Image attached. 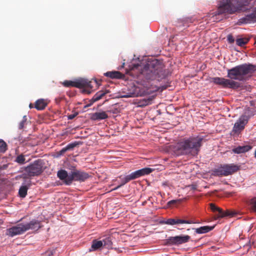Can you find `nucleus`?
I'll list each match as a JSON object with an SVG mask.
<instances>
[{
    "label": "nucleus",
    "instance_id": "1",
    "mask_svg": "<svg viewBox=\"0 0 256 256\" xmlns=\"http://www.w3.org/2000/svg\"><path fill=\"white\" fill-rule=\"evenodd\" d=\"M256 71V65L244 64L228 70L227 76L230 80L224 78L214 77L211 78V82L221 86L224 88L236 89L240 87V84L233 80L240 81L244 80L246 76L251 74Z\"/></svg>",
    "mask_w": 256,
    "mask_h": 256
},
{
    "label": "nucleus",
    "instance_id": "2",
    "mask_svg": "<svg viewBox=\"0 0 256 256\" xmlns=\"http://www.w3.org/2000/svg\"><path fill=\"white\" fill-rule=\"evenodd\" d=\"M203 140V137L198 136L183 138L175 146L174 151L177 156H196L200 151Z\"/></svg>",
    "mask_w": 256,
    "mask_h": 256
},
{
    "label": "nucleus",
    "instance_id": "3",
    "mask_svg": "<svg viewBox=\"0 0 256 256\" xmlns=\"http://www.w3.org/2000/svg\"><path fill=\"white\" fill-rule=\"evenodd\" d=\"M169 74V72L164 68L163 64L157 60H154L144 66L139 76L148 80L155 79L160 80L166 78Z\"/></svg>",
    "mask_w": 256,
    "mask_h": 256
},
{
    "label": "nucleus",
    "instance_id": "4",
    "mask_svg": "<svg viewBox=\"0 0 256 256\" xmlns=\"http://www.w3.org/2000/svg\"><path fill=\"white\" fill-rule=\"evenodd\" d=\"M153 171L152 168H144L140 170H138L134 172H132L130 174L125 176L122 181V183L118 186L115 188H113L112 190H116L118 188H120L126 184L128 183L130 180H135L140 176L148 174Z\"/></svg>",
    "mask_w": 256,
    "mask_h": 256
},
{
    "label": "nucleus",
    "instance_id": "5",
    "mask_svg": "<svg viewBox=\"0 0 256 256\" xmlns=\"http://www.w3.org/2000/svg\"><path fill=\"white\" fill-rule=\"evenodd\" d=\"M233 0H222L220 2L216 15L222 14H233L238 12V7Z\"/></svg>",
    "mask_w": 256,
    "mask_h": 256
},
{
    "label": "nucleus",
    "instance_id": "6",
    "mask_svg": "<svg viewBox=\"0 0 256 256\" xmlns=\"http://www.w3.org/2000/svg\"><path fill=\"white\" fill-rule=\"evenodd\" d=\"M239 166L234 164H226L214 168L212 172L214 176H227L237 172Z\"/></svg>",
    "mask_w": 256,
    "mask_h": 256
},
{
    "label": "nucleus",
    "instance_id": "7",
    "mask_svg": "<svg viewBox=\"0 0 256 256\" xmlns=\"http://www.w3.org/2000/svg\"><path fill=\"white\" fill-rule=\"evenodd\" d=\"M25 172L29 176H37L42 172V160H35L25 168Z\"/></svg>",
    "mask_w": 256,
    "mask_h": 256
},
{
    "label": "nucleus",
    "instance_id": "8",
    "mask_svg": "<svg viewBox=\"0 0 256 256\" xmlns=\"http://www.w3.org/2000/svg\"><path fill=\"white\" fill-rule=\"evenodd\" d=\"M249 120V116L246 115H242L234 124L231 132L232 135H239L244 129L245 126Z\"/></svg>",
    "mask_w": 256,
    "mask_h": 256
},
{
    "label": "nucleus",
    "instance_id": "9",
    "mask_svg": "<svg viewBox=\"0 0 256 256\" xmlns=\"http://www.w3.org/2000/svg\"><path fill=\"white\" fill-rule=\"evenodd\" d=\"M89 177V174L81 170H74L70 174V178L66 180V185H70L74 180L84 182Z\"/></svg>",
    "mask_w": 256,
    "mask_h": 256
},
{
    "label": "nucleus",
    "instance_id": "10",
    "mask_svg": "<svg viewBox=\"0 0 256 256\" xmlns=\"http://www.w3.org/2000/svg\"><path fill=\"white\" fill-rule=\"evenodd\" d=\"M190 238L188 235L170 236L167 239V242L170 244L179 245L188 242Z\"/></svg>",
    "mask_w": 256,
    "mask_h": 256
},
{
    "label": "nucleus",
    "instance_id": "11",
    "mask_svg": "<svg viewBox=\"0 0 256 256\" xmlns=\"http://www.w3.org/2000/svg\"><path fill=\"white\" fill-rule=\"evenodd\" d=\"M25 231L24 224L20 223L6 230V234L13 237L24 234Z\"/></svg>",
    "mask_w": 256,
    "mask_h": 256
},
{
    "label": "nucleus",
    "instance_id": "12",
    "mask_svg": "<svg viewBox=\"0 0 256 256\" xmlns=\"http://www.w3.org/2000/svg\"><path fill=\"white\" fill-rule=\"evenodd\" d=\"M254 22H256V8L251 14H247L246 16L240 18L238 20V24H242Z\"/></svg>",
    "mask_w": 256,
    "mask_h": 256
},
{
    "label": "nucleus",
    "instance_id": "13",
    "mask_svg": "<svg viewBox=\"0 0 256 256\" xmlns=\"http://www.w3.org/2000/svg\"><path fill=\"white\" fill-rule=\"evenodd\" d=\"M42 226L41 222L36 220H32L29 222L24 224L26 232L30 230H38Z\"/></svg>",
    "mask_w": 256,
    "mask_h": 256
},
{
    "label": "nucleus",
    "instance_id": "14",
    "mask_svg": "<svg viewBox=\"0 0 256 256\" xmlns=\"http://www.w3.org/2000/svg\"><path fill=\"white\" fill-rule=\"evenodd\" d=\"M164 223L166 224L173 226L182 224H190L194 222L192 220H183L179 218H168L164 222Z\"/></svg>",
    "mask_w": 256,
    "mask_h": 256
},
{
    "label": "nucleus",
    "instance_id": "15",
    "mask_svg": "<svg viewBox=\"0 0 256 256\" xmlns=\"http://www.w3.org/2000/svg\"><path fill=\"white\" fill-rule=\"evenodd\" d=\"M108 92V91L100 90L97 92L93 96V98L90 100V104L84 106V108H88L91 106L94 102H97L100 100Z\"/></svg>",
    "mask_w": 256,
    "mask_h": 256
},
{
    "label": "nucleus",
    "instance_id": "16",
    "mask_svg": "<svg viewBox=\"0 0 256 256\" xmlns=\"http://www.w3.org/2000/svg\"><path fill=\"white\" fill-rule=\"evenodd\" d=\"M107 118H108V115L104 111L93 113L90 116V119L93 120H100Z\"/></svg>",
    "mask_w": 256,
    "mask_h": 256
},
{
    "label": "nucleus",
    "instance_id": "17",
    "mask_svg": "<svg viewBox=\"0 0 256 256\" xmlns=\"http://www.w3.org/2000/svg\"><path fill=\"white\" fill-rule=\"evenodd\" d=\"M238 7V12L243 10L244 6H248L252 0H233Z\"/></svg>",
    "mask_w": 256,
    "mask_h": 256
},
{
    "label": "nucleus",
    "instance_id": "18",
    "mask_svg": "<svg viewBox=\"0 0 256 256\" xmlns=\"http://www.w3.org/2000/svg\"><path fill=\"white\" fill-rule=\"evenodd\" d=\"M104 75L111 78H123L124 75L118 71L108 72L104 74Z\"/></svg>",
    "mask_w": 256,
    "mask_h": 256
},
{
    "label": "nucleus",
    "instance_id": "19",
    "mask_svg": "<svg viewBox=\"0 0 256 256\" xmlns=\"http://www.w3.org/2000/svg\"><path fill=\"white\" fill-rule=\"evenodd\" d=\"M252 148L250 145L238 146L232 149V152L235 154H241L247 152Z\"/></svg>",
    "mask_w": 256,
    "mask_h": 256
},
{
    "label": "nucleus",
    "instance_id": "20",
    "mask_svg": "<svg viewBox=\"0 0 256 256\" xmlns=\"http://www.w3.org/2000/svg\"><path fill=\"white\" fill-rule=\"evenodd\" d=\"M57 176L62 180H63L64 184L66 185V180L70 178V175L68 172L64 170H60L57 172Z\"/></svg>",
    "mask_w": 256,
    "mask_h": 256
},
{
    "label": "nucleus",
    "instance_id": "21",
    "mask_svg": "<svg viewBox=\"0 0 256 256\" xmlns=\"http://www.w3.org/2000/svg\"><path fill=\"white\" fill-rule=\"evenodd\" d=\"M48 105V102L46 100L44 99H39L36 102L34 105V108L39 110H43Z\"/></svg>",
    "mask_w": 256,
    "mask_h": 256
},
{
    "label": "nucleus",
    "instance_id": "22",
    "mask_svg": "<svg viewBox=\"0 0 256 256\" xmlns=\"http://www.w3.org/2000/svg\"><path fill=\"white\" fill-rule=\"evenodd\" d=\"M214 228V226H201L199 228H195V232L197 234H205L211 230H212Z\"/></svg>",
    "mask_w": 256,
    "mask_h": 256
},
{
    "label": "nucleus",
    "instance_id": "23",
    "mask_svg": "<svg viewBox=\"0 0 256 256\" xmlns=\"http://www.w3.org/2000/svg\"><path fill=\"white\" fill-rule=\"evenodd\" d=\"M102 242L101 240H94L92 242V246L90 248V251H96L100 250L102 247Z\"/></svg>",
    "mask_w": 256,
    "mask_h": 256
},
{
    "label": "nucleus",
    "instance_id": "24",
    "mask_svg": "<svg viewBox=\"0 0 256 256\" xmlns=\"http://www.w3.org/2000/svg\"><path fill=\"white\" fill-rule=\"evenodd\" d=\"M85 84L84 87V92H86L88 94H90L91 92V90H92L94 86L92 85V83L96 84V81L94 80V82L92 81L88 80L85 79Z\"/></svg>",
    "mask_w": 256,
    "mask_h": 256
},
{
    "label": "nucleus",
    "instance_id": "25",
    "mask_svg": "<svg viewBox=\"0 0 256 256\" xmlns=\"http://www.w3.org/2000/svg\"><path fill=\"white\" fill-rule=\"evenodd\" d=\"M236 213L232 210H227L226 211H224L222 209L220 211V216H218V217L220 218H224L226 216H228V217H232L234 216Z\"/></svg>",
    "mask_w": 256,
    "mask_h": 256
},
{
    "label": "nucleus",
    "instance_id": "26",
    "mask_svg": "<svg viewBox=\"0 0 256 256\" xmlns=\"http://www.w3.org/2000/svg\"><path fill=\"white\" fill-rule=\"evenodd\" d=\"M101 240L102 244L104 246L107 248H111L112 246V238L110 236H106L103 238Z\"/></svg>",
    "mask_w": 256,
    "mask_h": 256
},
{
    "label": "nucleus",
    "instance_id": "27",
    "mask_svg": "<svg viewBox=\"0 0 256 256\" xmlns=\"http://www.w3.org/2000/svg\"><path fill=\"white\" fill-rule=\"evenodd\" d=\"M85 79L80 78L74 81L73 87L79 88H84L85 84Z\"/></svg>",
    "mask_w": 256,
    "mask_h": 256
},
{
    "label": "nucleus",
    "instance_id": "28",
    "mask_svg": "<svg viewBox=\"0 0 256 256\" xmlns=\"http://www.w3.org/2000/svg\"><path fill=\"white\" fill-rule=\"evenodd\" d=\"M249 41V38H238L236 40L238 46H242L246 44Z\"/></svg>",
    "mask_w": 256,
    "mask_h": 256
},
{
    "label": "nucleus",
    "instance_id": "29",
    "mask_svg": "<svg viewBox=\"0 0 256 256\" xmlns=\"http://www.w3.org/2000/svg\"><path fill=\"white\" fill-rule=\"evenodd\" d=\"M28 188L26 186H22L20 187L18 194L21 198H25L27 194Z\"/></svg>",
    "mask_w": 256,
    "mask_h": 256
},
{
    "label": "nucleus",
    "instance_id": "30",
    "mask_svg": "<svg viewBox=\"0 0 256 256\" xmlns=\"http://www.w3.org/2000/svg\"><path fill=\"white\" fill-rule=\"evenodd\" d=\"M59 252L56 248L50 249L45 253L46 256H58Z\"/></svg>",
    "mask_w": 256,
    "mask_h": 256
},
{
    "label": "nucleus",
    "instance_id": "31",
    "mask_svg": "<svg viewBox=\"0 0 256 256\" xmlns=\"http://www.w3.org/2000/svg\"><path fill=\"white\" fill-rule=\"evenodd\" d=\"M249 204L252 210L256 212V197H254L249 200Z\"/></svg>",
    "mask_w": 256,
    "mask_h": 256
},
{
    "label": "nucleus",
    "instance_id": "32",
    "mask_svg": "<svg viewBox=\"0 0 256 256\" xmlns=\"http://www.w3.org/2000/svg\"><path fill=\"white\" fill-rule=\"evenodd\" d=\"M82 144L81 142H74L69 144L66 146V148L68 150H72L74 148Z\"/></svg>",
    "mask_w": 256,
    "mask_h": 256
},
{
    "label": "nucleus",
    "instance_id": "33",
    "mask_svg": "<svg viewBox=\"0 0 256 256\" xmlns=\"http://www.w3.org/2000/svg\"><path fill=\"white\" fill-rule=\"evenodd\" d=\"M7 150V144L4 140L0 139V152L4 153Z\"/></svg>",
    "mask_w": 256,
    "mask_h": 256
},
{
    "label": "nucleus",
    "instance_id": "34",
    "mask_svg": "<svg viewBox=\"0 0 256 256\" xmlns=\"http://www.w3.org/2000/svg\"><path fill=\"white\" fill-rule=\"evenodd\" d=\"M25 160L24 156L23 154H20L16 157L15 162L19 164H24L25 162Z\"/></svg>",
    "mask_w": 256,
    "mask_h": 256
},
{
    "label": "nucleus",
    "instance_id": "35",
    "mask_svg": "<svg viewBox=\"0 0 256 256\" xmlns=\"http://www.w3.org/2000/svg\"><path fill=\"white\" fill-rule=\"evenodd\" d=\"M210 209L214 212H218L219 215L220 214V211L222 210V208L216 206L214 204L211 203L210 204Z\"/></svg>",
    "mask_w": 256,
    "mask_h": 256
},
{
    "label": "nucleus",
    "instance_id": "36",
    "mask_svg": "<svg viewBox=\"0 0 256 256\" xmlns=\"http://www.w3.org/2000/svg\"><path fill=\"white\" fill-rule=\"evenodd\" d=\"M26 116H25L23 117L22 120L19 124L18 128L20 130L24 128V126L26 122Z\"/></svg>",
    "mask_w": 256,
    "mask_h": 256
},
{
    "label": "nucleus",
    "instance_id": "37",
    "mask_svg": "<svg viewBox=\"0 0 256 256\" xmlns=\"http://www.w3.org/2000/svg\"><path fill=\"white\" fill-rule=\"evenodd\" d=\"M74 81L65 80L63 82V85L66 87L73 86Z\"/></svg>",
    "mask_w": 256,
    "mask_h": 256
},
{
    "label": "nucleus",
    "instance_id": "38",
    "mask_svg": "<svg viewBox=\"0 0 256 256\" xmlns=\"http://www.w3.org/2000/svg\"><path fill=\"white\" fill-rule=\"evenodd\" d=\"M182 201V199L176 200H172L169 201L168 202V205L170 206L172 204H176L177 202H181Z\"/></svg>",
    "mask_w": 256,
    "mask_h": 256
},
{
    "label": "nucleus",
    "instance_id": "39",
    "mask_svg": "<svg viewBox=\"0 0 256 256\" xmlns=\"http://www.w3.org/2000/svg\"><path fill=\"white\" fill-rule=\"evenodd\" d=\"M227 39L228 42L230 44H232L234 42V38L232 34H228Z\"/></svg>",
    "mask_w": 256,
    "mask_h": 256
},
{
    "label": "nucleus",
    "instance_id": "40",
    "mask_svg": "<svg viewBox=\"0 0 256 256\" xmlns=\"http://www.w3.org/2000/svg\"><path fill=\"white\" fill-rule=\"evenodd\" d=\"M78 112H75L74 114H72L68 115V120H72V119H74L78 115Z\"/></svg>",
    "mask_w": 256,
    "mask_h": 256
},
{
    "label": "nucleus",
    "instance_id": "41",
    "mask_svg": "<svg viewBox=\"0 0 256 256\" xmlns=\"http://www.w3.org/2000/svg\"><path fill=\"white\" fill-rule=\"evenodd\" d=\"M188 187L190 188L192 190H196L197 188V186L196 184H191L188 186Z\"/></svg>",
    "mask_w": 256,
    "mask_h": 256
},
{
    "label": "nucleus",
    "instance_id": "42",
    "mask_svg": "<svg viewBox=\"0 0 256 256\" xmlns=\"http://www.w3.org/2000/svg\"><path fill=\"white\" fill-rule=\"evenodd\" d=\"M68 150V149L66 148V146L65 148H62L60 151V152L61 154H64Z\"/></svg>",
    "mask_w": 256,
    "mask_h": 256
},
{
    "label": "nucleus",
    "instance_id": "43",
    "mask_svg": "<svg viewBox=\"0 0 256 256\" xmlns=\"http://www.w3.org/2000/svg\"><path fill=\"white\" fill-rule=\"evenodd\" d=\"M140 66L139 64H134V66L132 68V70H134V69L138 68V67Z\"/></svg>",
    "mask_w": 256,
    "mask_h": 256
},
{
    "label": "nucleus",
    "instance_id": "44",
    "mask_svg": "<svg viewBox=\"0 0 256 256\" xmlns=\"http://www.w3.org/2000/svg\"><path fill=\"white\" fill-rule=\"evenodd\" d=\"M244 247H246L248 248L247 252L250 248L251 246L249 244H246L244 246Z\"/></svg>",
    "mask_w": 256,
    "mask_h": 256
},
{
    "label": "nucleus",
    "instance_id": "45",
    "mask_svg": "<svg viewBox=\"0 0 256 256\" xmlns=\"http://www.w3.org/2000/svg\"><path fill=\"white\" fill-rule=\"evenodd\" d=\"M132 96H128V95L124 96V97H125V98L132 97Z\"/></svg>",
    "mask_w": 256,
    "mask_h": 256
},
{
    "label": "nucleus",
    "instance_id": "46",
    "mask_svg": "<svg viewBox=\"0 0 256 256\" xmlns=\"http://www.w3.org/2000/svg\"><path fill=\"white\" fill-rule=\"evenodd\" d=\"M167 88V86H162V89H166Z\"/></svg>",
    "mask_w": 256,
    "mask_h": 256
},
{
    "label": "nucleus",
    "instance_id": "47",
    "mask_svg": "<svg viewBox=\"0 0 256 256\" xmlns=\"http://www.w3.org/2000/svg\"><path fill=\"white\" fill-rule=\"evenodd\" d=\"M30 108H33V106H32V104H30Z\"/></svg>",
    "mask_w": 256,
    "mask_h": 256
},
{
    "label": "nucleus",
    "instance_id": "48",
    "mask_svg": "<svg viewBox=\"0 0 256 256\" xmlns=\"http://www.w3.org/2000/svg\"><path fill=\"white\" fill-rule=\"evenodd\" d=\"M254 156L256 158V150L255 153H254Z\"/></svg>",
    "mask_w": 256,
    "mask_h": 256
},
{
    "label": "nucleus",
    "instance_id": "49",
    "mask_svg": "<svg viewBox=\"0 0 256 256\" xmlns=\"http://www.w3.org/2000/svg\"><path fill=\"white\" fill-rule=\"evenodd\" d=\"M124 62L123 64H122V68L124 66Z\"/></svg>",
    "mask_w": 256,
    "mask_h": 256
}]
</instances>
